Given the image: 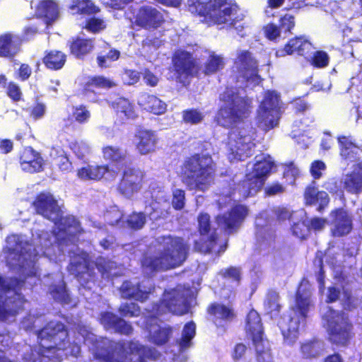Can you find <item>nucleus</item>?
Masks as SVG:
<instances>
[{
    "instance_id": "obj_12",
    "label": "nucleus",
    "mask_w": 362,
    "mask_h": 362,
    "mask_svg": "<svg viewBox=\"0 0 362 362\" xmlns=\"http://www.w3.org/2000/svg\"><path fill=\"white\" fill-rule=\"evenodd\" d=\"M255 129L250 124H243L232 129L228 136V158L241 160L250 156L255 147Z\"/></svg>"
},
{
    "instance_id": "obj_1",
    "label": "nucleus",
    "mask_w": 362,
    "mask_h": 362,
    "mask_svg": "<svg viewBox=\"0 0 362 362\" xmlns=\"http://www.w3.org/2000/svg\"><path fill=\"white\" fill-rule=\"evenodd\" d=\"M39 214L54 223L52 238L63 252L70 253L66 247L75 241L74 236L81 230L78 221L74 216H62L57 202L49 193L40 194L34 202ZM53 245L47 232L37 235L36 247L32 249L24 236L12 235L6 240V262L10 268L20 274V280L0 276V319L11 321L23 308L24 300L19 288L23 284L30 286L39 281L38 270L35 266L36 257L40 252L50 256L49 247Z\"/></svg>"
},
{
    "instance_id": "obj_31",
    "label": "nucleus",
    "mask_w": 362,
    "mask_h": 362,
    "mask_svg": "<svg viewBox=\"0 0 362 362\" xmlns=\"http://www.w3.org/2000/svg\"><path fill=\"white\" fill-rule=\"evenodd\" d=\"M112 106L122 122L129 119H134L136 116L134 105L126 98H117L112 103Z\"/></svg>"
},
{
    "instance_id": "obj_57",
    "label": "nucleus",
    "mask_w": 362,
    "mask_h": 362,
    "mask_svg": "<svg viewBox=\"0 0 362 362\" xmlns=\"http://www.w3.org/2000/svg\"><path fill=\"white\" fill-rule=\"evenodd\" d=\"M90 85L98 88H109L115 86V83L104 76H95L90 79Z\"/></svg>"
},
{
    "instance_id": "obj_61",
    "label": "nucleus",
    "mask_w": 362,
    "mask_h": 362,
    "mask_svg": "<svg viewBox=\"0 0 362 362\" xmlns=\"http://www.w3.org/2000/svg\"><path fill=\"white\" fill-rule=\"evenodd\" d=\"M299 175V169L298 167L294 165L293 163H290L289 164L286 165V168L284 170V175L285 177H291V179L290 180V183H293L294 182L295 178Z\"/></svg>"
},
{
    "instance_id": "obj_62",
    "label": "nucleus",
    "mask_w": 362,
    "mask_h": 362,
    "mask_svg": "<svg viewBox=\"0 0 362 362\" xmlns=\"http://www.w3.org/2000/svg\"><path fill=\"white\" fill-rule=\"evenodd\" d=\"M114 330L121 334L128 335L132 332L133 328L130 324L120 318Z\"/></svg>"
},
{
    "instance_id": "obj_38",
    "label": "nucleus",
    "mask_w": 362,
    "mask_h": 362,
    "mask_svg": "<svg viewBox=\"0 0 362 362\" xmlns=\"http://www.w3.org/2000/svg\"><path fill=\"white\" fill-rule=\"evenodd\" d=\"M224 64L223 58L221 55L216 54L214 52H211L209 54V59L206 62L204 72L206 75L214 74L222 69Z\"/></svg>"
},
{
    "instance_id": "obj_11",
    "label": "nucleus",
    "mask_w": 362,
    "mask_h": 362,
    "mask_svg": "<svg viewBox=\"0 0 362 362\" xmlns=\"http://www.w3.org/2000/svg\"><path fill=\"white\" fill-rule=\"evenodd\" d=\"M322 323L332 343L342 346L347 344L351 337L352 325L346 313L327 306L322 313Z\"/></svg>"
},
{
    "instance_id": "obj_46",
    "label": "nucleus",
    "mask_w": 362,
    "mask_h": 362,
    "mask_svg": "<svg viewBox=\"0 0 362 362\" xmlns=\"http://www.w3.org/2000/svg\"><path fill=\"white\" fill-rule=\"evenodd\" d=\"M265 309L268 313H272L278 312L280 308L279 303V294L275 291H271L267 294L264 302Z\"/></svg>"
},
{
    "instance_id": "obj_23",
    "label": "nucleus",
    "mask_w": 362,
    "mask_h": 362,
    "mask_svg": "<svg viewBox=\"0 0 362 362\" xmlns=\"http://www.w3.org/2000/svg\"><path fill=\"white\" fill-rule=\"evenodd\" d=\"M331 233L334 237H341L349 234L352 230V219L347 211L337 209L331 213Z\"/></svg>"
},
{
    "instance_id": "obj_42",
    "label": "nucleus",
    "mask_w": 362,
    "mask_h": 362,
    "mask_svg": "<svg viewBox=\"0 0 362 362\" xmlns=\"http://www.w3.org/2000/svg\"><path fill=\"white\" fill-rule=\"evenodd\" d=\"M209 312L214 315L217 318L230 320L233 317V313L229 308L223 305H212L209 308Z\"/></svg>"
},
{
    "instance_id": "obj_26",
    "label": "nucleus",
    "mask_w": 362,
    "mask_h": 362,
    "mask_svg": "<svg viewBox=\"0 0 362 362\" xmlns=\"http://www.w3.org/2000/svg\"><path fill=\"white\" fill-rule=\"evenodd\" d=\"M247 335L253 343L263 341V329L259 314L254 310L249 312L246 319Z\"/></svg>"
},
{
    "instance_id": "obj_55",
    "label": "nucleus",
    "mask_w": 362,
    "mask_h": 362,
    "mask_svg": "<svg viewBox=\"0 0 362 362\" xmlns=\"http://www.w3.org/2000/svg\"><path fill=\"white\" fill-rule=\"evenodd\" d=\"M326 170V165L321 160L313 161L310 168V172L314 179H320Z\"/></svg>"
},
{
    "instance_id": "obj_8",
    "label": "nucleus",
    "mask_w": 362,
    "mask_h": 362,
    "mask_svg": "<svg viewBox=\"0 0 362 362\" xmlns=\"http://www.w3.org/2000/svg\"><path fill=\"white\" fill-rule=\"evenodd\" d=\"M67 332L60 322H51L38 333L40 339V354L42 362L48 360L60 361L65 349L64 340L67 337Z\"/></svg>"
},
{
    "instance_id": "obj_9",
    "label": "nucleus",
    "mask_w": 362,
    "mask_h": 362,
    "mask_svg": "<svg viewBox=\"0 0 362 362\" xmlns=\"http://www.w3.org/2000/svg\"><path fill=\"white\" fill-rule=\"evenodd\" d=\"M189 10L204 18L208 23H233L235 8L226 0H187Z\"/></svg>"
},
{
    "instance_id": "obj_29",
    "label": "nucleus",
    "mask_w": 362,
    "mask_h": 362,
    "mask_svg": "<svg viewBox=\"0 0 362 362\" xmlns=\"http://www.w3.org/2000/svg\"><path fill=\"white\" fill-rule=\"evenodd\" d=\"M36 13L38 16L45 18V23L49 25L59 18V7L52 0H42L37 7Z\"/></svg>"
},
{
    "instance_id": "obj_19",
    "label": "nucleus",
    "mask_w": 362,
    "mask_h": 362,
    "mask_svg": "<svg viewBox=\"0 0 362 362\" xmlns=\"http://www.w3.org/2000/svg\"><path fill=\"white\" fill-rule=\"evenodd\" d=\"M143 176V173L139 169H127L119 184V192L126 197H132L141 189Z\"/></svg>"
},
{
    "instance_id": "obj_20",
    "label": "nucleus",
    "mask_w": 362,
    "mask_h": 362,
    "mask_svg": "<svg viewBox=\"0 0 362 362\" xmlns=\"http://www.w3.org/2000/svg\"><path fill=\"white\" fill-rule=\"evenodd\" d=\"M93 264L89 262L88 255L84 252L71 257V263L69 267L70 272L76 275L78 280L88 281L92 275Z\"/></svg>"
},
{
    "instance_id": "obj_63",
    "label": "nucleus",
    "mask_w": 362,
    "mask_h": 362,
    "mask_svg": "<svg viewBox=\"0 0 362 362\" xmlns=\"http://www.w3.org/2000/svg\"><path fill=\"white\" fill-rule=\"evenodd\" d=\"M264 30L266 37L272 40L276 39L280 35L279 29L274 24L267 25Z\"/></svg>"
},
{
    "instance_id": "obj_51",
    "label": "nucleus",
    "mask_w": 362,
    "mask_h": 362,
    "mask_svg": "<svg viewBox=\"0 0 362 362\" xmlns=\"http://www.w3.org/2000/svg\"><path fill=\"white\" fill-rule=\"evenodd\" d=\"M73 116L78 122L86 123L90 117V113L86 107L81 105L74 107Z\"/></svg>"
},
{
    "instance_id": "obj_64",
    "label": "nucleus",
    "mask_w": 362,
    "mask_h": 362,
    "mask_svg": "<svg viewBox=\"0 0 362 362\" xmlns=\"http://www.w3.org/2000/svg\"><path fill=\"white\" fill-rule=\"evenodd\" d=\"M139 79V75L136 71L126 70L123 74L124 81L129 85H133L137 83Z\"/></svg>"
},
{
    "instance_id": "obj_27",
    "label": "nucleus",
    "mask_w": 362,
    "mask_h": 362,
    "mask_svg": "<svg viewBox=\"0 0 362 362\" xmlns=\"http://www.w3.org/2000/svg\"><path fill=\"white\" fill-rule=\"evenodd\" d=\"M21 40L15 35L5 33L0 36V56L12 57L20 50Z\"/></svg>"
},
{
    "instance_id": "obj_7",
    "label": "nucleus",
    "mask_w": 362,
    "mask_h": 362,
    "mask_svg": "<svg viewBox=\"0 0 362 362\" xmlns=\"http://www.w3.org/2000/svg\"><path fill=\"white\" fill-rule=\"evenodd\" d=\"M212 158L206 155H196L185 161L183 168V182L190 189L204 191L213 180Z\"/></svg>"
},
{
    "instance_id": "obj_43",
    "label": "nucleus",
    "mask_w": 362,
    "mask_h": 362,
    "mask_svg": "<svg viewBox=\"0 0 362 362\" xmlns=\"http://www.w3.org/2000/svg\"><path fill=\"white\" fill-rule=\"evenodd\" d=\"M305 215L302 218H298L293 221L292 226V231L293 235L300 238H304L308 233L310 228L308 224L305 223V221L303 219Z\"/></svg>"
},
{
    "instance_id": "obj_30",
    "label": "nucleus",
    "mask_w": 362,
    "mask_h": 362,
    "mask_svg": "<svg viewBox=\"0 0 362 362\" xmlns=\"http://www.w3.org/2000/svg\"><path fill=\"white\" fill-rule=\"evenodd\" d=\"M138 103L145 110L155 115H162L166 111L165 103L155 95L142 94L140 95Z\"/></svg>"
},
{
    "instance_id": "obj_37",
    "label": "nucleus",
    "mask_w": 362,
    "mask_h": 362,
    "mask_svg": "<svg viewBox=\"0 0 362 362\" xmlns=\"http://www.w3.org/2000/svg\"><path fill=\"white\" fill-rule=\"evenodd\" d=\"M43 61L47 68L59 69L64 64L66 56L61 52L52 51L45 57Z\"/></svg>"
},
{
    "instance_id": "obj_32",
    "label": "nucleus",
    "mask_w": 362,
    "mask_h": 362,
    "mask_svg": "<svg viewBox=\"0 0 362 362\" xmlns=\"http://www.w3.org/2000/svg\"><path fill=\"white\" fill-rule=\"evenodd\" d=\"M109 173L106 165H88L78 169L77 176L83 180H97Z\"/></svg>"
},
{
    "instance_id": "obj_56",
    "label": "nucleus",
    "mask_w": 362,
    "mask_h": 362,
    "mask_svg": "<svg viewBox=\"0 0 362 362\" xmlns=\"http://www.w3.org/2000/svg\"><path fill=\"white\" fill-rule=\"evenodd\" d=\"M246 346L243 344H238L233 349L232 357L235 362H245L246 360Z\"/></svg>"
},
{
    "instance_id": "obj_4",
    "label": "nucleus",
    "mask_w": 362,
    "mask_h": 362,
    "mask_svg": "<svg viewBox=\"0 0 362 362\" xmlns=\"http://www.w3.org/2000/svg\"><path fill=\"white\" fill-rule=\"evenodd\" d=\"M188 250L187 244L181 238L162 237L158 239L154 252L144 258V271L151 274L153 272L177 267L186 260Z\"/></svg>"
},
{
    "instance_id": "obj_24",
    "label": "nucleus",
    "mask_w": 362,
    "mask_h": 362,
    "mask_svg": "<svg viewBox=\"0 0 362 362\" xmlns=\"http://www.w3.org/2000/svg\"><path fill=\"white\" fill-rule=\"evenodd\" d=\"M158 138L154 132L148 129L139 130L135 134L136 148L141 155H147L156 149Z\"/></svg>"
},
{
    "instance_id": "obj_16",
    "label": "nucleus",
    "mask_w": 362,
    "mask_h": 362,
    "mask_svg": "<svg viewBox=\"0 0 362 362\" xmlns=\"http://www.w3.org/2000/svg\"><path fill=\"white\" fill-rule=\"evenodd\" d=\"M247 215L248 209L245 206L237 205L228 213L217 216L216 221L221 229L230 233L238 228Z\"/></svg>"
},
{
    "instance_id": "obj_18",
    "label": "nucleus",
    "mask_w": 362,
    "mask_h": 362,
    "mask_svg": "<svg viewBox=\"0 0 362 362\" xmlns=\"http://www.w3.org/2000/svg\"><path fill=\"white\" fill-rule=\"evenodd\" d=\"M235 67L243 81H255L257 77V62L247 51H240L235 62Z\"/></svg>"
},
{
    "instance_id": "obj_41",
    "label": "nucleus",
    "mask_w": 362,
    "mask_h": 362,
    "mask_svg": "<svg viewBox=\"0 0 362 362\" xmlns=\"http://www.w3.org/2000/svg\"><path fill=\"white\" fill-rule=\"evenodd\" d=\"M257 352V362H273L270 349L268 346L269 343L266 340L253 343Z\"/></svg>"
},
{
    "instance_id": "obj_17",
    "label": "nucleus",
    "mask_w": 362,
    "mask_h": 362,
    "mask_svg": "<svg viewBox=\"0 0 362 362\" xmlns=\"http://www.w3.org/2000/svg\"><path fill=\"white\" fill-rule=\"evenodd\" d=\"M163 21V13L153 6H141L135 18L136 25L146 29L157 28Z\"/></svg>"
},
{
    "instance_id": "obj_13",
    "label": "nucleus",
    "mask_w": 362,
    "mask_h": 362,
    "mask_svg": "<svg viewBox=\"0 0 362 362\" xmlns=\"http://www.w3.org/2000/svg\"><path fill=\"white\" fill-rule=\"evenodd\" d=\"M255 159L252 171L247 175V180L238 189L244 198L254 195L262 187L273 167L274 163L269 156H256Z\"/></svg>"
},
{
    "instance_id": "obj_58",
    "label": "nucleus",
    "mask_w": 362,
    "mask_h": 362,
    "mask_svg": "<svg viewBox=\"0 0 362 362\" xmlns=\"http://www.w3.org/2000/svg\"><path fill=\"white\" fill-rule=\"evenodd\" d=\"M105 27L106 25L103 20L95 18H90L86 25V28L92 33H98L105 29Z\"/></svg>"
},
{
    "instance_id": "obj_3",
    "label": "nucleus",
    "mask_w": 362,
    "mask_h": 362,
    "mask_svg": "<svg viewBox=\"0 0 362 362\" xmlns=\"http://www.w3.org/2000/svg\"><path fill=\"white\" fill-rule=\"evenodd\" d=\"M79 334L83 337L84 343L96 359L105 362H119L115 358L117 350L132 355L131 362H146L144 358L156 359L158 355L154 349L148 348L137 341H129L124 344L115 343L107 339L98 337L86 329H80Z\"/></svg>"
},
{
    "instance_id": "obj_21",
    "label": "nucleus",
    "mask_w": 362,
    "mask_h": 362,
    "mask_svg": "<svg viewBox=\"0 0 362 362\" xmlns=\"http://www.w3.org/2000/svg\"><path fill=\"white\" fill-rule=\"evenodd\" d=\"M174 66L180 82L182 78L192 76L197 73L194 62L189 52L179 50L175 53L173 57Z\"/></svg>"
},
{
    "instance_id": "obj_40",
    "label": "nucleus",
    "mask_w": 362,
    "mask_h": 362,
    "mask_svg": "<svg viewBox=\"0 0 362 362\" xmlns=\"http://www.w3.org/2000/svg\"><path fill=\"white\" fill-rule=\"evenodd\" d=\"M324 344L322 341H315L305 343L301 346V352L305 358H315L322 354Z\"/></svg>"
},
{
    "instance_id": "obj_60",
    "label": "nucleus",
    "mask_w": 362,
    "mask_h": 362,
    "mask_svg": "<svg viewBox=\"0 0 362 362\" xmlns=\"http://www.w3.org/2000/svg\"><path fill=\"white\" fill-rule=\"evenodd\" d=\"M185 205V192L182 189L173 192V206L176 209H181Z\"/></svg>"
},
{
    "instance_id": "obj_45",
    "label": "nucleus",
    "mask_w": 362,
    "mask_h": 362,
    "mask_svg": "<svg viewBox=\"0 0 362 362\" xmlns=\"http://www.w3.org/2000/svg\"><path fill=\"white\" fill-rule=\"evenodd\" d=\"M204 115L200 111L195 109H190L183 111L182 119L185 122L196 124L201 122Z\"/></svg>"
},
{
    "instance_id": "obj_6",
    "label": "nucleus",
    "mask_w": 362,
    "mask_h": 362,
    "mask_svg": "<svg viewBox=\"0 0 362 362\" xmlns=\"http://www.w3.org/2000/svg\"><path fill=\"white\" fill-rule=\"evenodd\" d=\"M221 100L224 104L216 116V122L221 126L229 127L247 117L251 112L252 100L243 93L227 89L221 95Z\"/></svg>"
},
{
    "instance_id": "obj_47",
    "label": "nucleus",
    "mask_w": 362,
    "mask_h": 362,
    "mask_svg": "<svg viewBox=\"0 0 362 362\" xmlns=\"http://www.w3.org/2000/svg\"><path fill=\"white\" fill-rule=\"evenodd\" d=\"M71 149L78 158H83L90 153V145L85 141H76L71 145Z\"/></svg>"
},
{
    "instance_id": "obj_25",
    "label": "nucleus",
    "mask_w": 362,
    "mask_h": 362,
    "mask_svg": "<svg viewBox=\"0 0 362 362\" xmlns=\"http://www.w3.org/2000/svg\"><path fill=\"white\" fill-rule=\"evenodd\" d=\"M20 159L21 168L25 172L33 173L39 172L42 168V158L31 148H25Z\"/></svg>"
},
{
    "instance_id": "obj_49",
    "label": "nucleus",
    "mask_w": 362,
    "mask_h": 362,
    "mask_svg": "<svg viewBox=\"0 0 362 362\" xmlns=\"http://www.w3.org/2000/svg\"><path fill=\"white\" fill-rule=\"evenodd\" d=\"M120 53L118 50L110 49L105 55H99L97 57L98 66L100 67H107L109 66L107 60L115 61L119 59Z\"/></svg>"
},
{
    "instance_id": "obj_59",
    "label": "nucleus",
    "mask_w": 362,
    "mask_h": 362,
    "mask_svg": "<svg viewBox=\"0 0 362 362\" xmlns=\"http://www.w3.org/2000/svg\"><path fill=\"white\" fill-rule=\"evenodd\" d=\"M144 214H147L151 219H157L163 215V212L158 211V203L151 201L148 206H146Z\"/></svg>"
},
{
    "instance_id": "obj_22",
    "label": "nucleus",
    "mask_w": 362,
    "mask_h": 362,
    "mask_svg": "<svg viewBox=\"0 0 362 362\" xmlns=\"http://www.w3.org/2000/svg\"><path fill=\"white\" fill-rule=\"evenodd\" d=\"M152 289L149 279L143 281L141 284L125 281L120 288L123 298H132L137 300H144L148 298Z\"/></svg>"
},
{
    "instance_id": "obj_14",
    "label": "nucleus",
    "mask_w": 362,
    "mask_h": 362,
    "mask_svg": "<svg viewBox=\"0 0 362 362\" xmlns=\"http://www.w3.org/2000/svg\"><path fill=\"white\" fill-rule=\"evenodd\" d=\"M280 117L279 98L274 91H268L257 111V124L264 131H268L279 124Z\"/></svg>"
},
{
    "instance_id": "obj_52",
    "label": "nucleus",
    "mask_w": 362,
    "mask_h": 362,
    "mask_svg": "<svg viewBox=\"0 0 362 362\" xmlns=\"http://www.w3.org/2000/svg\"><path fill=\"white\" fill-rule=\"evenodd\" d=\"M146 223V216L143 213H134L127 220L128 226L134 229H139Z\"/></svg>"
},
{
    "instance_id": "obj_28",
    "label": "nucleus",
    "mask_w": 362,
    "mask_h": 362,
    "mask_svg": "<svg viewBox=\"0 0 362 362\" xmlns=\"http://www.w3.org/2000/svg\"><path fill=\"white\" fill-rule=\"evenodd\" d=\"M313 49L312 44L304 36L296 37L289 40L285 45L284 50L278 52L281 56H284L285 52L286 54H291L297 52L298 54L305 56Z\"/></svg>"
},
{
    "instance_id": "obj_10",
    "label": "nucleus",
    "mask_w": 362,
    "mask_h": 362,
    "mask_svg": "<svg viewBox=\"0 0 362 362\" xmlns=\"http://www.w3.org/2000/svg\"><path fill=\"white\" fill-rule=\"evenodd\" d=\"M340 156L346 163H356L351 174L344 178V188L349 192L358 193L362 191V149L355 145L349 137L339 136Z\"/></svg>"
},
{
    "instance_id": "obj_48",
    "label": "nucleus",
    "mask_w": 362,
    "mask_h": 362,
    "mask_svg": "<svg viewBox=\"0 0 362 362\" xmlns=\"http://www.w3.org/2000/svg\"><path fill=\"white\" fill-rule=\"evenodd\" d=\"M276 215L278 218L281 220H285L286 218L290 219L291 221L298 219V218H302L305 215V212L303 210H299L297 211H290L288 209L286 208H279L276 210Z\"/></svg>"
},
{
    "instance_id": "obj_50",
    "label": "nucleus",
    "mask_w": 362,
    "mask_h": 362,
    "mask_svg": "<svg viewBox=\"0 0 362 362\" xmlns=\"http://www.w3.org/2000/svg\"><path fill=\"white\" fill-rule=\"evenodd\" d=\"M119 311L124 317H136L140 313L139 306L134 303L121 305Z\"/></svg>"
},
{
    "instance_id": "obj_54",
    "label": "nucleus",
    "mask_w": 362,
    "mask_h": 362,
    "mask_svg": "<svg viewBox=\"0 0 362 362\" xmlns=\"http://www.w3.org/2000/svg\"><path fill=\"white\" fill-rule=\"evenodd\" d=\"M328 64L329 57L325 52L317 51L315 53L312 60L313 65L316 67L323 68L327 66Z\"/></svg>"
},
{
    "instance_id": "obj_5",
    "label": "nucleus",
    "mask_w": 362,
    "mask_h": 362,
    "mask_svg": "<svg viewBox=\"0 0 362 362\" xmlns=\"http://www.w3.org/2000/svg\"><path fill=\"white\" fill-rule=\"evenodd\" d=\"M310 286L307 281H302L300 284L295 301L292 306V313L289 317H284L279 325L288 344H293L298 338L300 325L306 317L307 313L311 306Z\"/></svg>"
},
{
    "instance_id": "obj_53",
    "label": "nucleus",
    "mask_w": 362,
    "mask_h": 362,
    "mask_svg": "<svg viewBox=\"0 0 362 362\" xmlns=\"http://www.w3.org/2000/svg\"><path fill=\"white\" fill-rule=\"evenodd\" d=\"M119 319L120 318L111 313H105L101 315L100 320L101 323L106 329H115Z\"/></svg>"
},
{
    "instance_id": "obj_33",
    "label": "nucleus",
    "mask_w": 362,
    "mask_h": 362,
    "mask_svg": "<svg viewBox=\"0 0 362 362\" xmlns=\"http://www.w3.org/2000/svg\"><path fill=\"white\" fill-rule=\"evenodd\" d=\"M305 204L313 205L319 203L318 210L323 209L329 203V197L325 192H319L315 187L309 186L304 193Z\"/></svg>"
},
{
    "instance_id": "obj_44",
    "label": "nucleus",
    "mask_w": 362,
    "mask_h": 362,
    "mask_svg": "<svg viewBox=\"0 0 362 362\" xmlns=\"http://www.w3.org/2000/svg\"><path fill=\"white\" fill-rule=\"evenodd\" d=\"M70 8L78 9L81 13H95L98 11L90 0H71Z\"/></svg>"
},
{
    "instance_id": "obj_35",
    "label": "nucleus",
    "mask_w": 362,
    "mask_h": 362,
    "mask_svg": "<svg viewBox=\"0 0 362 362\" xmlns=\"http://www.w3.org/2000/svg\"><path fill=\"white\" fill-rule=\"evenodd\" d=\"M94 45L90 39L78 37L71 45V53L78 58H81L90 53L93 49Z\"/></svg>"
},
{
    "instance_id": "obj_2",
    "label": "nucleus",
    "mask_w": 362,
    "mask_h": 362,
    "mask_svg": "<svg viewBox=\"0 0 362 362\" xmlns=\"http://www.w3.org/2000/svg\"><path fill=\"white\" fill-rule=\"evenodd\" d=\"M190 293L189 289L182 286L164 293L160 303L154 306L147 317L146 328L148 332V339L150 342L162 345L169 340L172 334L171 329L158 325L156 315L160 316L168 312L176 315L186 313L188 311L187 298Z\"/></svg>"
},
{
    "instance_id": "obj_15",
    "label": "nucleus",
    "mask_w": 362,
    "mask_h": 362,
    "mask_svg": "<svg viewBox=\"0 0 362 362\" xmlns=\"http://www.w3.org/2000/svg\"><path fill=\"white\" fill-rule=\"evenodd\" d=\"M197 219L202 238L200 243H195V250L202 253L223 252L226 250V246L219 245L217 249L215 233L211 231L210 216L208 214L202 213Z\"/></svg>"
},
{
    "instance_id": "obj_39",
    "label": "nucleus",
    "mask_w": 362,
    "mask_h": 362,
    "mask_svg": "<svg viewBox=\"0 0 362 362\" xmlns=\"http://www.w3.org/2000/svg\"><path fill=\"white\" fill-rule=\"evenodd\" d=\"M103 156L105 160L112 162H121L126 158V151L119 147L107 146L103 148Z\"/></svg>"
},
{
    "instance_id": "obj_34",
    "label": "nucleus",
    "mask_w": 362,
    "mask_h": 362,
    "mask_svg": "<svg viewBox=\"0 0 362 362\" xmlns=\"http://www.w3.org/2000/svg\"><path fill=\"white\" fill-rule=\"evenodd\" d=\"M196 334V326L192 322L187 323L182 332L181 338L178 341L180 351H185L192 346V339Z\"/></svg>"
},
{
    "instance_id": "obj_36",
    "label": "nucleus",
    "mask_w": 362,
    "mask_h": 362,
    "mask_svg": "<svg viewBox=\"0 0 362 362\" xmlns=\"http://www.w3.org/2000/svg\"><path fill=\"white\" fill-rule=\"evenodd\" d=\"M56 277L58 280V284L57 285H50L49 292L55 300L64 304H69L70 303L69 296L65 288L62 277L59 274H57Z\"/></svg>"
}]
</instances>
